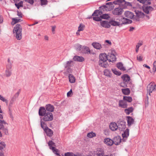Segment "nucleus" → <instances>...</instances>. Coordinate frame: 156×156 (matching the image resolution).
Returning <instances> with one entry per match:
<instances>
[{
    "instance_id": "obj_1",
    "label": "nucleus",
    "mask_w": 156,
    "mask_h": 156,
    "mask_svg": "<svg viewBox=\"0 0 156 156\" xmlns=\"http://www.w3.org/2000/svg\"><path fill=\"white\" fill-rule=\"evenodd\" d=\"M99 66L105 68L108 66V64L107 62V61L108 60V58L106 54H100L99 56Z\"/></svg>"
},
{
    "instance_id": "obj_2",
    "label": "nucleus",
    "mask_w": 156,
    "mask_h": 156,
    "mask_svg": "<svg viewBox=\"0 0 156 156\" xmlns=\"http://www.w3.org/2000/svg\"><path fill=\"white\" fill-rule=\"evenodd\" d=\"M22 28L20 24H17L14 27L13 33L16 38L18 40H20L22 38Z\"/></svg>"
},
{
    "instance_id": "obj_3",
    "label": "nucleus",
    "mask_w": 156,
    "mask_h": 156,
    "mask_svg": "<svg viewBox=\"0 0 156 156\" xmlns=\"http://www.w3.org/2000/svg\"><path fill=\"white\" fill-rule=\"evenodd\" d=\"M40 123L41 127L43 129L47 136L49 137L52 136L53 134V131L47 126L46 124L43 121L42 119H41Z\"/></svg>"
},
{
    "instance_id": "obj_4",
    "label": "nucleus",
    "mask_w": 156,
    "mask_h": 156,
    "mask_svg": "<svg viewBox=\"0 0 156 156\" xmlns=\"http://www.w3.org/2000/svg\"><path fill=\"white\" fill-rule=\"evenodd\" d=\"M122 17H119L116 19V20H110V23L111 25L114 26H122Z\"/></svg>"
},
{
    "instance_id": "obj_5",
    "label": "nucleus",
    "mask_w": 156,
    "mask_h": 156,
    "mask_svg": "<svg viewBox=\"0 0 156 156\" xmlns=\"http://www.w3.org/2000/svg\"><path fill=\"white\" fill-rule=\"evenodd\" d=\"M102 13V11L98 10H95L92 15V16H95L93 17L94 20L97 21H101V18L100 16V17L98 16L101 15Z\"/></svg>"
},
{
    "instance_id": "obj_6",
    "label": "nucleus",
    "mask_w": 156,
    "mask_h": 156,
    "mask_svg": "<svg viewBox=\"0 0 156 156\" xmlns=\"http://www.w3.org/2000/svg\"><path fill=\"white\" fill-rule=\"evenodd\" d=\"M43 116V118L41 119L43 121H50L53 119V114L51 112H47Z\"/></svg>"
},
{
    "instance_id": "obj_7",
    "label": "nucleus",
    "mask_w": 156,
    "mask_h": 156,
    "mask_svg": "<svg viewBox=\"0 0 156 156\" xmlns=\"http://www.w3.org/2000/svg\"><path fill=\"white\" fill-rule=\"evenodd\" d=\"M136 16L133 18V20L139 21L140 20L141 18H143L145 16L144 13L141 11L138 10L135 11Z\"/></svg>"
},
{
    "instance_id": "obj_8",
    "label": "nucleus",
    "mask_w": 156,
    "mask_h": 156,
    "mask_svg": "<svg viewBox=\"0 0 156 156\" xmlns=\"http://www.w3.org/2000/svg\"><path fill=\"white\" fill-rule=\"evenodd\" d=\"M117 126L119 130L123 131L126 128L125 122L123 121L119 120L118 122Z\"/></svg>"
},
{
    "instance_id": "obj_9",
    "label": "nucleus",
    "mask_w": 156,
    "mask_h": 156,
    "mask_svg": "<svg viewBox=\"0 0 156 156\" xmlns=\"http://www.w3.org/2000/svg\"><path fill=\"white\" fill-rule=\"evenodd\" d=\"M123 10L122 8L120 7L115 8L112 10V13L115 15H121Z\"/></svg>"
},
{
    "instance_id": "obj_10",
    "label": "nucleus",
    "mask_w": 156,
    "mask_h": 156,
    "mask_svg": "<svg viewBox=\"0 0 156 156\" xmlns=\"http://www.w3.org/2000/svg\"><path fill=\"white\" fill-rule=\"evenodd\" d=\"M156 84L155 83H150L147 87V90L149 92L150 95V94L155 89Z\"/></svg>"
},
{
    "instance_id": "obj_11",
    "label": "nucleus",
    "mask_w": 156,
    "mask_h": 156,
    "mask_svg": "<svg viewBox=\"0 0 156 156\" xmlns=\"http://www.w3.org/2000/svg\"><path fill=\"white\" fill-rule=\"evenodd\" d=\"M144 5L143 6V9L144 11L147 14L149 13V12L153 10V8L152 7L150 6H147L146 5H149L147 3V4L144 3Z\"/></svg>"
},
{
    "instance_id": "obj_12",
    "label": "nucleus",
    "mask_w": 156,
    "mask_h": 156,
    "mask_svg": "<svg viewBox=\"0 0 156 156\" xmlns=\"http://www.w3.org/2000/svg\"><path fill=\"white\" fill-rule=\"evenodd\" d=\"M100 24L102 27L105 28H109L111 27L110 21L109 22L106 20L102 21L100 22Z\"/></svg>"
},
{
    "instance_id": "obj_13",
    "label": "nucleus",
    "mask_w": 156,
    "mask_h": 156,
    "mask_svg": "<svg viewBox=\"0 0 156 156\" xmlns=\"http://www.w3.org/2000/svg\"><path fill=\"white\" fill-rule=\"evenodd\" d=\"M112 53H109L108 58L109 62H113L116 61V58L113 52H112Z\"/></svg>"
},
{
    "instance_id": "obj_14",
    "label": "nucleus",
    "mask_w": 156,
    "mask_h": 156,
    "mask_svg": "<svg viewBox=\"0 0 156 156\" xmlns=\"http://www.w3.org/2000/svg\"><path fill=\"white\" fill-rule=\"evenodd\" d=\"M119 106L123 108H126L127 107V102L123 99L120 100L119 101Z\"/></svg>"
},
{
    "instance_id": "obj_15",
    "label": "nucleus",
    "mask_w": 156,
    "mask_h": 156,
    "mask_svg": "<svg viewBox=\"0 0 156 156\" xmlns=\"http://www.w3.org/2000/svg\"><path fill=\"white\" fill-rule=\"evenodd\" d=\"M121 137L119 136H117L114 137L113 140V144L116 145H118L120 144L121 142Z\"/></svg>"
},
{
    "instance_id": "obj_16",
    "label": "nucleus",
    "mask_w": 156,
    "mask_h": 156,
    "mask_svg": "<svg viewBox=\"0 0 156 156\" xmlns=\"http://www.w3.org/2000/svg\"><path fill=\"white\" fill-rule=\"evenodd\" d=\"M20 93V90H19L12 97L10 102V104H12L13 102L16 100V99L18 97Z\"/></svg>"
},
{
    "instance_id": "obj_17",
    "label": "nucleus",
    "mask_w": 156,
    "mask_h": 156,
    "mask_svg": "<svg viewBox=\"0 0 156 156\" xmlns=\"http://www.w3.org/2000/svg\"><path fill=\"white\" fill-rule=\"evenodd\" d=\"M104 142L108 146H111L113 144V140L108 138H105L104 139Z\"/></svg>"
},
{
    "instance_id": "obj_18",
    "label": "nucleus",
    "mask_w": 156,
    "mask_h": 156,
    "mask_svg": "<svg viewBox=\"0 0 156 156\" xmlns=\"http://www.w3.org/2000/svg\"><path fill=\"white\" fill-rule=\"evenodd\" d=\"M81 52L85 54H88L90 53V50L88 47L84 46L82 47Z\"/></svg>"
},
{
    "instance_id": "obj_19",
    "label": "nucleus",
    "mask_w": 156,
    "mask_h": 156,
    "mask_svg": "<svg viewBox=\"0 0 156 156\" xmlns=\"http://www.w3.org/2000/svg\"><path fill=\"white\" fill-rule=\"evenodd\" d=\"M47 112L46 109L43 107H40L39 111V115L40 116H43Z\"/></svg>"
},
{
    "instance_id": "obj_20",
    "label": "nucleus",
    "mask_w": 156,
    "mask_h": 156,
    "mask_svg": "<svg viewBox=\"0 0 156 156\" xmlns=\"http://www.w3.org/2000/svg\"><path fill=\"white\" fill-rule=\"evenodd\" d=\"M124 15L126 17L133 20V18L135 16L132 12L129 11L125 12Z\"/></svg>"
},
{
    "instance_id": "obj_21",
    "label": "nucleus",
    "mask_w": 156,
    "mask_h": 156,
    "mask_svg": "<svg viewBox=\"0 0 156 156\" xmlns=\"http://www.w3.org/2000/svg\"><path fill=\"white\" fill-rule=\"evenodd\" d=\"M73 59L75 61H77L79 62H83L85 60L84 58L83 57L77 55L74 56L73 58Z\"/></svg>"
},
{
    "instance_id": "obj_22",
    "label": "nucleus",
    "mask_w": 156,
    "mask_h": 156,
    "mask_svg": "<svg viewBox=\"0 0 156 156\" xmlns=\"http://www.w3.org/2000/svg\"><path fill=\"white\" fill-rule=\"evenodd\" d=\"M110 129L112 131H114L118 129L117 125L115 122H112L109 125Z\"/></svg>"
},
{
    "instance_id": "obj_23",
    "label": "nucleus",
    "mask_w": 156,
    "mask_h": 156,
    "mask_svg": "<svg viewBox=\"0 0 156 156\" xmlns=\"http://www.w3.org/2000/svg\"><path fill=\"white\" fill-rule=\"evenodd\" d=\"M92 45L94 48L98 50H100L102 48L101 44L98 42H93L92 44Z\"/></svg>"
},
{
    "instance_id": "obj_24",
    "label": "nucleus",
    "mask_w": 156,
    "mask_h": 156,
    "mask_svg": "<svg viewBox=\"0 0 156 156\" xmlns=\"http://www.w3.org/2000/svg\"><path fill=\"white\" fill-rule=\"evenodd\" d=\"M127 120L128 126H130L134 123V119L131 117L128 116L127 117Z\"/></svg>"
},
{
    "instance_id": "obj_25",
    "label": "nucleus",
    "mask_w": 156,
    "mask_h": 156,
    "mask_svg": "<svg viewBox=\"0 0 156 156\" xmlns=\"http://www.w3.org/2000/svg\"><path fill=\"white\" fill-rule=\"evenodd\" d=\"M45 109L48 111L53 112L54 110V107L53 105L50 104H48L46 106Z\"/></svg>"
},
{
    "instance_id": "obj_26",
    "label": "nucleus",
    "mask_w": 156,
    "mask_h": 156,
    "mask_svg": "<svg viewBox=\"0 0 156 156\" xmlns=\"http://www.w3.org/2000/svg\"><path fill=\"white\" fill-rule=\"evenodd\" d=\"M132 21L131 20L125 18H122V26L123 24H125L127 23H132Z\"/></svg>"
},
{
    "instance_id": "obj_27",
    "label": "nucleus",
    "mask_w": 156,
    "mask_h": 156,
    "mask_svg": "<svg viewBox=\"0 0 156 156\" xmlns=\"http://www.w3.org/2000/svg\"><path fill=\"white\" fill-rule=\"evenodd\" d=\"M122 78L124 82H128L130 80V77L127 74H125L122 77Z\"/></svg>"
},
{
    "instance_id": "obj_28",
    "label": "nucleus",
    "mask_w": 156,
    "mask_h": 156,
    "mask_svg": "<svg viewBox=\"0 0 156 156\" xmlns=\"http://www.w3.org/2000/svg\"><path fill=\"white\" fill-rule=\"evenodd\" d=\"M69 82L71 83H73L75 82V78L72 74H69Z\"/></svg>"
},
{
    "instance_id": "obj_29",
    "label": "nucleus",
    "mask_w": 156,
    "mask_h": 156,
    "mask_svg": "<svg viewBox=\"0 0 156 156\" xmlns=\"http://www.w3.org/2000/svg\"><path fill=\"white\" fill-rule=\"evenodd\" d=\"M121 90L123 94L125 95H128L130 93V90L128 88L122 89Z\"/></svg>"
},
{
    "instance_id": "obj_30",
    "label": "nucleus",
    "mask_w": 156,
    "mask_h": 156,
    "mask_svg": "<svg viewBox=\"0 0 156 156\" xmlns=\"http://www.w3.org/2000/svg\"><path fill=\"white\" fill-rule=\"evenodd\" d=\"M117 67L119 69L123 71H125L126 70L125 68L123 66V65L121 62L117 63Z\"/></svg>"
},
{
    "instance_id": "obj_31",
    "label": "nucleus",
    "mask_w": 156,
    "mask_h": 156,
    "mask_svg": "<svg viewBox=\"0 0 156 156\" xmlns=\"http://www.w3.org/2000/svg\"><path fill=\"white\" fill-rule=\"evenodd\" d=\"M133 107H129L127 109H125L124 110V112L127 115H129L133 111Z\"/></svg>"
},
{
    "instance_id": "obj_32",
    "label": "nucleus",
    "mask_w": 156,
    "mask_h": 156,
    "mask_svg": "<svg viewBox=\"0 0 156 156\" xmlns=\"http://www.w3.org/2000/svg\"><path fill=\"white\" fill-rule=\"evenodd\" d=\"M129 136V129H128L124 132V133L122 134V136L123 138H127Z\"/></svg>"
},
{
    "instance_id": "obj_33",
    "label": "nucleus",
    "mask_w": 156,
    "mask_h": 156,
    "mask_svg": "<svg viewBox=\"0 0 156 156\" xmlns=\"http://www.w3.org/2000/svg\"><path fill=\"white\" fill-rule=\"evenodd\" d=\"M123 99L126 102H131L132 101V98L130 96H124Z\"/></svg>"
},
{
    "instance_id": "obj_34",
    "label": "nucleus",
    "mask_w": 156,
    "mask_h": 156,
    "mask_svg": "<svg viewBox=\"0 0 156 156\" xmlns=\"http://www.w3.org/2000/svg\"><path fill=\"white\" fill-rule=\"evenodd\" d=\"M104 73L105 76L110 77H111L112 74L111 73V72L108 69H105L104 71Z\"/></svg>"
},
{
    "instance_id": "obj_35",
    "label": "nucleus",
    "mask_w": 156,
    "mask_h": 156,
    "mask_svg": "<svg viewBox=\"0 0 156 156\" xmlns=\"http://www.w3.org/2000/svg\"><path fill=\"white\" fill-rule=\"evenodd\" d=\"M73 62L72 60L67 61L66 63L64 65L65 69H66L67 67H70L71 66V63Z\"/></svg>"
},
{
    "instance_id": "obj_36",
    "label": "nucleus",
    "mask_w": 156,
    "mask_h": 156,
    "mask_svg": "<svg viewBox=\"0 0 156 156\" xmlns=\"http://www.w3.org/2000/svg\"><path fill=\"white\" fill-rule=\"evenodd\" d=\"M100 17L101 19H108L110 17L109 15L107 14H104L101 15Z\"/></svg>"
},
{
    "instance_id": "obj_37",
    "label": "nucleus",
    "mask_w": 156,
    "mask_h": 156,
    "mask_svg": "<svg viewBox=\"0 0 156 156\" xmlns=\"http://www.w3.org/2000/svg\"><path fill=\"white\" fill-rule=\"evenodd\" d=\"M15 3V5L18 9H19L20 7H23V2L22 1H21L19 3Z\"/></svg>"
},
{
    "instance_id": "obj_38",
    "label": "nucleus",
    "mask_w": 156,
    "mask_h": 156,
    "mask_svg": "<svg viewBox=\"0 0 156 156\" xmlns=\"http://www.w3.org/2000/svg\"><path fill=\"white\" fill-rule=\"evenodd\" d=\"M12 74V70L6 69L5 72V75L6 77L10 76Z\"/></svg>"
},
{
    "instance_id": "obj_39",
    "label": "nucleus",
    "mask_w": 156,
    "mask_h": 156,
    "mask_svg": "<svg viewBox=\"0 0 156 156\" xmlns=\"http://www.w3.org/2000/svg\"><path fill=\"white\" fill-rule=\"evenodd\" d=\"M50 149H51L53 152L56 155L59 154L58 150L56 149L55 147H50Z\"/></svg>"
},
{
    "instance_id": "obj_40",
    "label": "nucleus",
    "mask_w": 156,
    "mask_h": 156,
    "mask_svg": "<svg viewBox=\"0 0 156 156\" xmlns=\"http://www.w3.org/2000/svg\"><path fill=\"white\" fill-rule=\"evenodd\" d=\"M6 144L4 142H1L0 143V150L2 151L5 148Z\"/></svg>"
},
{
    "instance_id": "obj_41",
    "label": "nucleus",
    "mask_w": 156,
    "mask_h": 156,
    "mask_svg": "<svg viewBox=\"0 0 156 156\" xmlns=\"http://www.w3.org/2000/svg\"><path fill=\"white\" fill-rule=\"evenodd\" d=\"M96 135L95 133L91 132H90V133H88L87 134V136L89 138H92L93 137L95 136H96Z\"/></svg>"
},
{
    "instance_id": "obj_42",
    "label": "nucleus",
    "mask_w": 156,
    "mask_h": 156,
    "mask_svg": "<svg viewBox=\"0 0 156 156\" xmlns=\"http://www.w3.org/2000/svg\"><path fill=\"white\" fill-rule=\"evenodd\" d=\"M0 100L2 101L5 102L7 105L8 104V101L1 95H0Z\"/></svg>"
},
{
    "instance_id": "obj_43",
    "label": "nucleus",
    "mask_w": 156,
    "mask_h": 156,
    "mask_svg": "<svg viewBox=\"0 0 156 156\" xmlns=\"http://www.w3.org/2000/svg\"><path fill=\"white\" fill-rule=\"evenodd\" d=\"M137 1L139 2L140 3H145L147 4V3L148 4H151V2L147 0H137Z\"/></svg>"
},
{
    "instance_id": "obj_44",
    "label": "nucleus",
    "mask_w": 156,
    "mask_h": 156,
    "mask_svg": "<svg viewBox=\"0 0 156 156\" xmlns=\"http://www.w3.org/2000/svg\"><path fill=\"white\" fill-rule=\"evenodd\" d=\"M109 7H110V6H109ZM99 8L103 10V11H104L107 10L108 8H110V7H108V6H107L106 5H103L100 6Z\"/></svg>"
},
{
    "instance_id": "obj_45",
    "label": "nucleus",
    "mask_w": 156,
    "mask_h": 156,
    "mask_svg": "<svg viewBox=\"0 0 156 156\" xmlns=\"http://www.w3.org/2000/svg\"><path fill=\"white\" fill-rule=\"evenodd\" d=\"M12 22L14 23V24L16 23L19 22H20L21 21V19L16 18H12Z\"/></svg>"
},
{
    "instance_id": "obj_46",
    "label": "nucleus",
    "mask_w": 156,
    "mask_h": 156,
    "mask_svg": "<svg viewBox=\"0 0 156 156\" xmlns=\"http://www.w3.org/2000/svg\"><path fill=\"white\" fill-rule=\"evenodd\" d=\"M82 46L80 44H78L76 45V49L78 51H80L81 52L82 48Z\"/></svg>"
},
{
    "instance_id": "obj_47",
    "label": "nucleus",
    "mask_w": 156,
    "mask_h": 156,
    "mask_svg": "<svg viewBox=\"0 0 156 156\" xmlns=\"http://www.w3.org/2000/svg\"><path fill=\"white\" fill-rule=\"evenodd\" d=\"M104 154V153L103 150L99 151H98L97 155L98 156H103Z\"/></svg>"
},
{
    "instance_id": "obj_48",
    "label": "nucleus",
    "mask_w": 156,
    "mask_h": 156,
    "mask_svg": "<svg viewBox=\"0 0 156 156\" xmlns=\"http://www.w3.org/2000/svg\"><path fill=\"white\" fill-rule=\"evenodd\" d=\"M6 124V122L4 120H0V129L3 128L4 126L3 124Z\"/></svg>"
},
{
    "instance_id": "obj_49",
    "label": "nucleus",
    "mask_w": 156,
    "mask_h": 156,
    "mask_svg": "<svg viewBox=\"0 0 156 156\" xmlns=\"http://www.w3.org/2000/svg\"><path fill=\"white\" fill-rule=\"evenodd\" d=\"M124 2V0H117L116 1H114L113 3L115 4H119L120 3Z\"/></svg>"
},
{
    "instance_id": "obj_50",
    "label": "nucleus",
    "mask_w": 156,
    "mask_h": 156,
    "mask_svg": "<svg viewBox=\"0 0 156 156\" xmlns=\"http://www.w3.org/2000/svg\"><path fill=\"white\" fill-rule=\"evenodd\" d=\"M84 25L82 24H80V26L78 27L79 31H83L84 29Z\"/></svg>"
},
{
    "instance_id": "obj_51",
    "label": "nucleus",
    "mask_w": 156,
    "mask_h": 156,
    "mask_svg": "<svg viewBox=\"0 0 156 156\" xmlns=\"http://www.w3.org/2000/svg\"><path fill=\"white\" fill-rule=\"evenodd\" d=\"M66 69V72H65L66 73H71L72 72V69H71L70 67H67L66 69Z\"/></svg>"
},
{
    "instance_id": "obj_52",
    "label": "nucleus",
    "mask_w": 156,
    "mask_h": 156,
    "mask_svg": "<svg viewBox=\"0 0 156 156\" xmlns=\"http://www.w3.org/2000/svg\"><path fill=\"white\" fill-rule=\"evenodd\" d=\"M47 0H41V5H46L48 3Z\"/></svg>"
},
{
    "instance_id": "obj_53",
    "label": "nucleus",
    "mask_w": 156,
    "mask_h": 156,
    "mask_svg": "<svg viewBox=\"0 0 156 156\" xmlns=\"http://www.w3.org/2000/svg\"><path fill=\"white\" fill-rule=\"evenodd\" d=\"M55 143L53 142L52 140L49 141L48 142V145L50 147H50H53L52 146H55Z\"/></svg>"
},
{
    "instance_id": "obj_54",
    "label": "nucleus",
    "mask_w": 156,
    "mask_h": 156,
    "mask_svg": "<svg viewBox=\"0 0 156 156\" xmlns=\"http://www.w3.org/2000/svg\"><path fill=\"white\" fill-rule=\"evenodd\" d=\"M113 73L115 75H118L119 76L121 74V73L117 71L116 69H112V70Z\"/></svg>"
},
{
    "instance_id": "obj_55",
    "label": "nucleus",
    "mask_w": 156,
    "mask_h": 156,
    "mask_svg": "<svg viewBox=\"0 0 156 156\" xmlns=\"http://www.w3.org/2000/svg\"><path fill=\"white\" fill-rule=\"evenodd\" d=\"M142 45V44L140 43H138L137 44L136 46V52H138L139 48L140 46H141Z\"/></svg>"
},
{
    "instance_id": "obj_56",
    "label": "nucleus",
    "mask_w": 156,
    "mask_h": 156,
    "mask_svg": "<svg viewBox=\"0 0 156 156\" xmlns=\"http://www.w3.org/2000/svg\"><path fill=\"white\" fill-rule=\"evenodd\" d=\"M51 31L52 32V33L54 34L55 33V30L56 28V26H51Z\"/></svg>"
},
{
    "instance_id": "obj_57",
    "label": "nucleus",
    "mask_w": 156,
    "mask_h": 156,
    "mask_svg": "<svg viewBox=\"0 0 156 156\" xmlns=\"http://www.w3.org/2000/svg\"><path fill=\"white\" fill-rule=\"evenodd\" d=\"M3 130L4 133L6 135H8L9 134V133L7 128H2Z\"/></svg>"
},
{
    "instance_id": "obj_58",
    "label": "nucleus",
    "mask_w": 156,
    "mask_h": 156,
    "mask_svg": "<svg viewBox=\"0 0 156 156\" xmlns=\"http://www.w3.org/2000/svg\"><path fill=\"white\" fill-rule=\"evenodd\" d=\"M12 65L11 64H8L6 67V69L12 70Z\"/></svg>"
},
{
    "instance_id": "obj_59",
    "label": "nucleus",
    "mask_w": 156,
    "mask_h": 156,
    "mask_svg": "<svg viewBox=\"0 0 156 156\" xmlns=\"http://www.w3.org/2000/svg\"><path fill=\"white\" fill-rule=\"evenodd\" d=\"M156 61H154L153 64V71L154 73L156 71Z\"/></svg>"
},
{
    "instance_id": "obj_60",
    "label": "nucleus",
    "mask_w": 156,
    "mask_h": 156,
    "mask_svg": "<svg viewBox=\"0 0 156 156\" xmlns=\"http://www.w3.org/2000/svg\"><path fill=\"white\" fill-rule=\"evenodd\" d=\"M25 1L29 3L31 5H33L34 3V0H24Z\"/></svg>"
},
{
    "instance_id": "obj_61",
    "label": "nucleus",
    "mask_w": 156,
    "mask_h": 156,
    "mask_svg": "<svg viewBox=\"0 0 156 156\" xmlns=\"http://www.w3.org/2000/svg\"><path fill=\"white\" fill-rule=\"evenodd\" d=\"M73 153H72L67 152L65 153L64 156H73Z\"/></svg>"
},
{
    "instance_id": "obj_62",
    "label": "nucleus",
    "mask_w": 156,
    "mask_h": 156,
    "mask_svg": "<svg viewBox=\"0 0 156 156\" xmlns=\"http://www.w3.org/2000/svg\"><path fill=\"white\" fill-rule=\"evenodd\" d=\"M137 60L139 61H141L142 60L143 57L141 55H139L137 56Z\"/></svg>"
},
{
    "instance_id": "obj_63",
    "label": "nucleus",
    "mask_w": 156,
    "mask_h": 156,
    "mask_svg": "<svg viewBox=\"0 0 156 156\" xmlns=\"http://www.w3.org/2000/svg\"><path fill=\"white\" fill-rule=\"evenodd\" d=\"M72 91L71 90L69 91L67 93V96L68 97L70 96V94L72 93Z\"/></svg>"
},
{
    "instance_id": "obj_64",
    "label": "nucleus",
    "mask_w": 156,
    "mask_h": 156,
    "mask_svg": "<svg viewBox=\"0 0 156 156\" xmlns=\"http://www.w3.org/2000/svg\"><path fill=\"white\" fill-rule=\"evenodd\" d=\"M121 86L122 87H127L126 84L125 85V82H124L121 83Z\"/></svg>"
}]
</instances>
